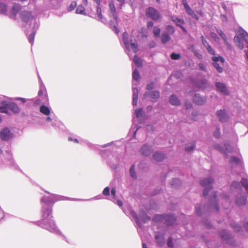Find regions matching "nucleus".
<instances>
[{
	"label": "nucleus",
	"mask_w": 248,
	"mask_h": 248,
	"mask_svg": "<svg viewBox=\"0 0 248 248\" xmlns=\"http://www.w3.org/2000/svg\"><path fill=\"white\" fill-rule=\"evenodd\" d=\"M214 182V180L212 178L203 179L201 181L200 184L201 186L205 187L203 192L204 197L207 196L208 195L209 192L213 188L212 184Z\"/></svg>",
	"instance_id": "nucleus-1"
},
{
	"label": "nucleus",
	"mask_w": 248,
	"mask_h": 248,
	"mask_svg": "<svg viewBox=\"0 0 248 248\" xmlns=\"http://www.w3.org/2000/svg\"><path fill=\"white\" fill-rule=\"evenodd\" d=\"M145 14L147 17L152 18L154 20H157L161 18V15L159 12L152 7H150L146 9Z\"/></svg>",
	"instance_id": "nucleus-2"
},
{
	"label": "nucleus",
	"mask_w": 248,
	"mask_h": 248,
	"mask_svg": "<svg viewBox=\"0 0 248 248\" xmlns=\"http://www.w3.org/2000/svg\"><path fill=\"white\" fill-rule=\"evenodd\" d=\"M51 212V210L49 209H46L43 211L42 218L40 222V224H39V226H41L44 223L48 222V221H49V219H52V216H50Z\"/></svg>",
	"instance_id": "nucleus-3"
},
{
	"label": "nucleus",
	"mask_w": 248,
	"mask_h": 248,
	"mask_svg": "<svg viewBox=\"0 0 248 248\" xmlns=\"http://www.w3.org/2000/svg\"><path fill=\"white\" fill-rule=\"evenodd\" d=\"M13 137V133L7 127H4L0 131V139L3 140H8Z\"/></svg>",
	"instance_id": "nucleus-4"
},
{
	"label": "nucleus",
	"mask_w": 248,
	"mask_h": 248,
	"mask_svg": "<svg viewBox=\"0 0 248 248\" xmlns=\"http://www.w3.org/2000/svg\"><path fill=\"white\" fill-rule=\"evenodd\" d=\"M41 227L50 232L55 231L57 229L56 225L53 219H49L48 222L44 223Z\"/></svg>",
	"instance_id": "nucleus-5"
},
{
	"label": "nucleus",
	"mask_w": 248,
	"mask_h": 248,
	"mask_svg": "<svg viewBox=\"0 0 248 248\" xmlns=\"http://www.w3.org/2000/svg\"><path fill=\"white\" fill-rule=\"evenodd\" d=\"M144 96L150 98L152 102H155L159 98L160 93L158 91L146 92L144 94Z\"/></svg>",
	"instance_id": "nucleus-6"
},
{
	"label": "nucleus",
	"mask_w": 248,
	"mask_h": 248,
	"mask_svg": "<svg viewBox=\"0 0 248 248\" xmlns=\"http://www.w3.org/2000/svg\"><path fill=\"white\" fill-rule=\"evenodd\" d=\"M108 7L110 13L112 16L113 17L115 21L117 23L118 22V16L116 11V8L113 2H110L108 4Z\"/></svg>",
	"instance_id": "nucleus-7"
},
{
	"label": "nucleus",
	"mask_w": 248,
	"mask_h": 248,
	"mask_svg": "<svg viewBox=\"0 0 248 248\" xmlns=\"http://www.w3.org/2000/svg\"><path fill=\"white\" fill-rule=\"evenodd\" d=\"M216 86L219 92L225 95L229 94V91L226 88L225 84L221 82H217Z\"/></svg>",
	"instance_id": "nucleus-8"
},
{
	"label": "nucleus",
	"mask_w": 248,
	"mask_h": 248,
	"mask_svg": "<svg viewBox=\"0 0 248 248\" xmlns=\"http://www.w3.org/2000/svg\"><path fill=\"white\" fill-rule=\"evenodd\" d=\"M171 20L174 22L175 23L176 25L177 26L180 27L184 32H187L186 30L183 26V25L185 24V21L183 19H180L177 17H171Z\"/></svg>",
	"instance_id": "nucleus-9"
},
{
	"label": "nucleus",
	"mask_w": 248,
	"mask_h": 248,
	"mask_svg": "<svg viewBox=\"0 0 248 248\" xmlns=\"http://www.w3.org/2000/svg\"><path fill=\"white\" fill-rule=\"evenodd\" d=\"M206 98L201 96L199 94H196L193 97V101L198 105H202L206 102Z\"/></svg>",
	"instance_id": "nucleus-10"
},
{
	"label": "nucleus",
	"mask_w": 248,
	"mask_h": 248,
	"mask_svg": "<svg viewBox=\"0 0 248 248\" xmlns=\"http://www.w3.org/2000/svg\"><path fill=\"white\" fill-rule=\"evenodd\" d=\"M219 120L221 122H224L228 120V117L224 109H220L217 112Z\"/></svg>",
	"instance_id": "nucleus-11"
},
{
	"label": "nucleus",
	"mask_w": 248,
	"mask_h": 248,
	"mask_svg": "<svg viewBox=\"0 0 248 248\" xmlns=\"http://www.w3.org/2000/svg\"><path fill=\"white\" fill-rule=\"evenodd\" d=\"M20 14L22 20L25 22H28L32 18L31 12L22 11Z\"/></svg>",
	"instance_id": "nucleus-12"
},
{
	"label": "nucleus",
	"mask_w": 248,
	"mask_h": 248,
	"mask_svg": "<svg viewBox=\"0 0 248 248\" xmlns=\"http://www.w3.org/2000/svg\"><path fill=\"white\" fill-rule=\"evenodd\" d=\"M164 221H165L167 225L170 226L175 222L176 218L172 215H164Z\"/></svg>",
	"instance_id": "nucleus-13"
},
{
	"label": "nucleus",
	"mask_w": 248,
	"mask_h": 248,
	"mask_svg": "<svg viewBox=\"0 0 248 248\" xmlns=\"http://www.w3.org/2000/svg\"><path fill=\"white\" fill-rule=\"evenodd\" d=\"M7 107L8 108V109L11 110L15 113H18L20 112L19 107L14 103H7Z\"/></svg>",
	"instance_id": "nucleus-14"
},
{
	"label": "nucleus",
	"mask_w": 248,
	"mask_h": 248,
	"mask_svg": "<svg viewBox=\"0 0 248 248\" xmlns=\"http://www.w3.org/2000/svg\"><path fill=\"white\" fill-rule=\"evenodd\" d=\"M152 151L151 148L146 145L143 146L140 150L141 154L146 156L150 155Z\"/></svg>",
	"instance_id": "nucleus-15"
},
{
	"label": "nucleus",
	"mask_w": 248,
	"mask_h": 248,
	"mask_svg": "<svg viewBox=\"0 0 248 248\" xmlns=\"http://www.w3.org/2000/svg\"><path fill=\"white\" fill-rule=\"evenodd\" d=\"M123 41L124 45L126 48L128 50H130V45L128 39V34L126 32H124L123 34Z\"/></svg>",
	"instance_id": "nucleus-16"
},
{
	"label": "nucleus",
	"mask_w": 248,
	"mask_h": 248,
	"mask_svg": "<svg viewBox=\"0 0 248 248\" xmlns=\"http://www.w3.org/2000/svg\"><path fill=\"white\" fill-rule=\"evenodd\" d=\"M169 101L172 105L178 106L181 103L180 100L174 94H172L170 96Z\"/></svg>",
	"instance_id": "nucleus-17"
},
{
	"label": "nucleus",
	"mask_w": 248,
	"mask_h": 248,
	"mask_svg": "<svg viewBox=\"0 0 248 248\" xmlns=\"http://www.w3.org/2000/svg\"><path fill=\"white\" fill-rule=\"evenodd\" d=\"M235 202L238 206H244L247 203V198L245 196H241L236 199Z\"/></svg>",
	"instance_id": "nucleus-18"
},
{
	"label": "nucleus",
	"mask_w": 248,
	"mask_h": 248,
	"mask_svg": "<svg viewBox=\"0 0 248 248\" xmlns=\"http://www.w3.org/2000/svg\"><path fill=\"white\" fill-rule=\"evenodd\" d=\"M166 157L164 154L156 152L153 155L154 159L158 162L162 161Z\"/></svg>",
	"instance_id": "nucleus-19"
},
{
	"label": "nucleus",
	"mask_w": 248,
	"mask_h": 248,
	"mask_svg": "<svg viewBox=\"0 0 248 248\" xmlns=\"http://www.w3.org/2000/svg\"><path fill=\"white\" fill-rule=\"evenodd\" d=\"M234 42L235 43V45L238 47L240 49H243L244 48V46L243 42L242 41L241 38L238 36H235L233 39Z\"/></svg>",
	"instance_id": "nucleus-20"
},
{
	"label": "nucleus",
	"mask_w": 248,
	"mask_h": 248,
	"mask_svg": "<svg viewBox=\"0 0 248 248\" xmlns=\"http://www.w3.org/2000/svg\"><path fill=\"white\" fill-rule=\"evenodd\" d=\"M21 6L19 4L15 3L13 6L12 15L15 18L17 13L20 10Z\"/></svg>",
	"instance_id": "nucleus-21"
},
{
	"label": "nucleus",
	"mask_w": 248,
	"mask_h": 248,
	"mask_svg": "<svg viewBox=\"0 0 248 248\" xmlns=\"http://www.w3.org/2000/svg\"><path fill=\"white\" fill-rule=\"evenodd\" d=\"M155 238L158 246L162 247L165 245V240L163 236L157 235L155 236Z\"/></svg>",
	"instance_id": "nucleus-22"
},
{
	"label": "nucleus",
	"mask_w": 248,
	"mask_h": 248,
	"mask_svg": "<svg viewBox=\"0 0 248 248\" xmlns=\"http://www.w3.org/2000/svg\"><path fill=\"white\" fill-rule=\"evenodd\" d=\"M170 39V36L167 33H163L161 36V41L163 44H166Z\"/></svg>",
	"instance_id": "nucleus-23"
},
{
	"label": "nucleus",
	"mask_w": 248,
	"mask_h": 248,
	"mask_svg": "<svg viewBox=\"0 0 248 248\" xmlns=\"http://www.w3.org/2000/svg\"><path fill=\"white\" fill-rule=\"evenodd\" d=\"M40 111L46 115H49L50 114V109H49V108L45 106V105H42L40 108Z\"/></svg>",
	"instance_id": "nucleus-24"
},
{
	"label": "nucleus",
	"mask_w": 248,
	"mask_h": 248,
	"mask_svg": "<svg viewBox=\"0 0 248 248\" xmlns=\"http://www.w3.org/2000/svg\"><path fill=\"white\" fill-rule=\"evenodd\" d=\"M188 49L191 50L199 59H202V55L198 52L197 50L193 45L191 46Z\"/></svg>",
	"instance_id": "nucleus-25"
},
{
	"label": "nucleus",
	"mask_w": 248,
	"mask_h": 248,
	"mask_svg": "<svg viewBox=\"0 0 248 248\" xmlns=\"http://www.w3.org/2000/svg\"><path fill=\"white\" fill-rule=\"evenodd\" d=\"M212 60L214 61V62H217L220 61L222 65L225 62L224 59L222 57L219 56L216 57L214 55L212 57Z\"/></svg>",
	"instance_id": "nucleus-26"
},
{
	"label": "nucleus",
	"mask_w": 248,
	"mask_h": 248,
	"mask_svg": "<svg viewBox=\"0 0 248 248\" xmlns=\"http://www.w3.org/2000/svg\"><path fill=\"white\" fill-rule=\"evenodd\" d=\"M133 61L134 63L139 67H141L142 65V60L138 57L137 56L135 55L134 57Z\"/></svg>",
	"instance_id": "nucleus-27"
},
{
	"label": "nucleus",
	"mask_w": 248,
	"mask_h": 248,
	"mask_svg": "<svg viewBox=\"0 0 248 248\" xmlns=\"http://www.w3.org/2000/svg\"><path fill=\"white\" fill-rule=\"evenodd\" d=\"M219 235L221 237L225 240H227L230 238V235L229 234L227 233L224 230L222 231L219 232Z\"/></svg>",
	"instance_id": "nucleus-28"
},
{
	"label": "nucleus",
	"mask_w": 248,
	"mask_h": 248,
	"mask_svg": "<svg viewBox=\"0 0 248 248\" xmlns=\"http://www.w3.org/2000/svg\"><path fill=\"white\" fill-rule=\"evenodd\" d=\"M132 78L134 80L138 81L140 78V75L138 69H135L132 73Z\"/></svg>",
	"instance_id": "nucleus-29"
},
{
	"label": "nucleus",
	"mask_w": 248,
	"mask_h": 248,
	"mask_svg": "<svg viewBox=\"0 0 248 248\" xmlns=\"http://www.w3.org/2000/svg\"><path fill=\"white\" fill-rule=\"evenodd\" d=\"M130 46L134 52L136 53L139 50L138 45L136 41L134 42L131 41Z\"/></svg>",
	"instance_id": "nucleus-30"
},
{
	"label": "nucleus",
	"mask_w": 248,
	"mask_h": 248,
	"mask_svg": "<svg viewBox=\"0 0 248 248\" xmlns=\"http://www.w3.org/2000/svg\"><path fill=\"white\" fill-rule=\"evenodd\" d=\"M85 8L82 5H80L78 7L76 10V13L81 15H85Z\"/></svg>",
	"instance_id": "nucleus-31"
},
{
	"label": "nucleus",
	"mask_w": 248,
	"mask_h": 248,
	"mask_svg": "<svg viewBox=\"0 0 248 248\" xmlns=\"http://www.w3.org/2000/svg\"><path fill=\"white\" fill-rule=\"evenodd\" d=\"M153 220L155 222L163 221L164 220V215H156L154 217Z\"/></svg>",
	"instance_id": "nucleus-32"
},
{
	"label": "nucleus",
	"mask_w": 248,
	"mask_h": 248,
	"mask_svg": "<svg viewBox=\"0 0 248 248\" xmlns=\"http://www.w3.org/2000/svg\"><path fill=\"white\" fill-rule=\"evenodd\" d=\"M240 159L235 156L231 157V158H230V160L229 161L230 163L235 164H238L240 163Z\"/></svg>",
	"instance_id": "nucleus-33"
},
{
	"label": "nucleus",
	"mask_w": 248,
	"mask_h": 248,
	"mask_svg": "<svg viewBox=\"0 0 248 248\" xmlns=\"http://www.w3.org/2000/svg\"><path fill=\"white\" fill-rule=\"evenodd\" d=\"M153 32L155 37H159L160 33V29L155 26L154 28Z\"/></svg>",
	"instance_id": "nucleus-34"
},
{
	"label": "nucleus",
	"mask_w": 248,
	"mask_h": 248,
	"mask_svg": "<svg viewBox=\"0 0 248 248\" xmlns=\"http://www.w3.org/2000/svg\"><path fill=\"white\" fill-rule=\"evenodd\" d=\"M96 15L100 20H102L103 18V16L102 14V10L100 5H97L96 7Z\"/></svg>",
	"instance_id": "nucleus-35"
},
{
	"label": "nucleus",
	"mask_w": 248,
	"mask_h": 248,
	"mask_svg": "<svg viewBox=\"0 0 248 248\" xmlns=\"http://www.w3.org/2000/svg\"><path fill=\"white\" fill-rule=\"evenodd\" d=\"M242 185L245 188L246 191L248 193V180L243 178L241 181Z\"/></svg>",
	"instance_id": "nucleus-36"
},
{
	"label": "nucleus",
	"mask_w": 248,
	"mask_h": 248,
	"mask_svg": "<svg viewBox=\"0 0 248 248\" xmlns=\"http://www.w3.org/2000/svg\"><path fill=\"white\" fill-rule=\"evenodd\" d=\"M213 65L219 73H222L223 71V67L221 66H219V63L217 62H214Z\"/></svg>",
	"instance_id": "nucleus-37"
},
{
	"label": "nucleus",
	"mask_w": 248,
	"mask_h": 248,
	"mask_svg": "<svg viewBox=\"0 0 248 248\" xmlns=\"http://www.w3.org/2000/svg\"><path fill=\"white\" fill-rule=\"evenodd\" d=\"M214 147L216 149H217L218 151H220V152L223 153L225 155L226 157H228V156L226 154V152H225V151L224 150L222 147H221V146H220L218 144H217V145H215Z\"/></svg>",
	"instance_id": "nucleus-38"
},
{
	"label": "nucleus",
	"mask_w": 248,
	"mask_h": 248,
	"mask_svg": "<svg viewBox=\"0 0 248 248\" xmlns=\"http://www.w3.org/2000/svg\"><path fill=\"white\" fill-rule=\"evenodd\" d=\"M129 172H130V175L132 177H133V178H136V172L135 171V166H134V165H132L131 166Z\"/></svg>",
	"instance_id": "nucleus-39"
},
{
	"label": "nucleus",
	"mask_w": 248,
	"mask_h": 248,
	"mask_svg": "<svg viewBox=\"0 0 248 248\" xmlns=\"http://www.w3.org/2000/svg\"><path fill=\"white\" fill-rule=\"evenodd\" d=\"M170 58L172 60H178L181 58V55L180 54H176L175 53H172L170 55Z\"/></svg>",
	"instance_id": "nucleus-40"
},
{
	"label": "nucleus",
	"mask_w": 248,
	"mask_h": 248,
	"mask_svg": "<svg viewBox=\"0 0 248 248\" xmlns=\"http://www.w3.org/2000/svg\"><path fill=\"white\" fill-rule=\"evenodd\" d=\"M135 113L137 118L140 117L143 114L142 109L141 108L137 109L135 110Z\"/></svg>",
	"instance_id": "nucleus-41"
},
{
	"label": "nucleus",
	"mask_w": 248,
	"mask_h": 248,
	"mask_svg": "<svg viewBox=\"0 0 248 248\" xmlns=\"http://www.w3.org/2000/svg\"><path fill=\"white\" fill-rule=\"evenodd\" d=\"M8 108L7 107V104H5L4 106L0 107V112L1 113H8Z\"/></svg>",
	"instance_id": "nucleus-42"
},
{
	"label": "nucleus",
	"mask_w": 248,
	"mask_h": 248,
	"mask_svg": "<svg viewBox=\"0 0 248 248\" xmlns=\"http://www.w3.org/2000/svg\"><path fill=\"white\" fill-rule=\"evenodd\" d=\"M195 147V143H193L191 144V145L189 146H187L186 147L185 150L186 152H190L194 149Z\"/></svg>",
	"instance_id": "nucleus-43"
},
{
	"label": "nucleus",
	"mask_w": 248,
	"mask_h": 248,
	"mask_svg": "<svg viewBox=\"0 0 248 248\" xmlns=\"http://www.w3.org/2000/svg\"><path fill=\"white\" fill-rule=\"evenodd\" d=\"M77 6V3L76 1H73L68 8V10L69 11H71L73 10Z\"/></svg>",
	"instance_id": "nucleus-44"
},
{
	"label": "nucleus",
	"mask_w": 248,
	"mask_h": 248,
	"mask_svg": "<svg viewBox=\"0 0 248 248\" xmlns=\"http://www.w3.org/2000/svg\"><path fill=\"white\" fill-rule=\"evenodd\" d=\"M167 31L170 33L173 34L175 32V29L172 26L168 25L166 27Z\"/></svg>",
	"instance_id": "nucleus-45"
},
{
	"label": "nucleus",
	"mask_w": 248,
	"mask_h": 248,
	"mask_svg": "<svg viewBox=\"0 0 248 248\" xmlns=\"http://www.w3.org/2000/svg\"><path fill=\"white\" fill-rule=\"evenodd\" d=\"M206 49L207 50V51H208V52L212 55L213 56H214L216 54V53H215V50L212 48V47H211V46L210 45V46H207V47H206Z\"/></svg>",
	"instance_id": "nucleus-46"
},
{
	"label": "nucleus",
	"mask_w": 248,
	"mask_h": 248,
	"mask_svg": "<svg viewBox=\"0 0 248 248\" xmlns=\"http://www.w3.org/2000/svg\"><path fill=\"white\" fill-rule=\"evenodd\" d=\"M35 32H32L29 36L28 37V39H29V42L31 44H33V41H34V36H35Z\"/></svg>",
	"instance_id": "nucleus-47"
},
{
	"label": "nucleus",
	"mask_w": 248,
	"mask_h": 248,
	"mask_svg": "<svg viewBox=\"0 0 248 248\" xmlns=\"http://www.w3.org/2000/svg\"><path fill=\"white\" fill-rule=\"evenodd\" d=\"M232 226L235 232H239L242 230V227L237 224H233Z\"/></svg>",
	"instance_id": "nucleus-48"
},
{
	"label": "nucleus",
	"mask_w": 248,
	"mask_h": 248,
	"mask_svg": "<svg viewBox=\"0 0 248 248\" xmlns=\"http://www.w3.org/2000/svg\"><path fill=\"white\" fill-rule=\"evenodd\" d=\"M0 8L1 13H4L7 10L6 5L3 3L0 4Z\"/></svg>",
	"instance_id": "nucleus-49"
},
{
	"label": "nucleus",
	"mask_w": 248,
	"mask_h": 248,
	"mask_svg": "<svg viewBox=\"0 0 248 248\" xmlns=\"http://www.w3.org/2000/svg\"><path fill=\"white\" fill-rule=\"evenodd\" d=\"M217 32L220 35V36L223 39V40L227 39L226 35L223 33L222 31L218 30L217 31Z\"/></svg>",
	"instance_id": "nucleus-50"
},
{
	"label": "nucleus",
	"mask_w": 248,
	"mask_h": 248,
	"mask_svg": "<svg viewBox=\"0 0 248 248\" xmlns=\"http://www.w3.org/2000/svg\"><path fill=\"white\" fill-rule=\"evenodd\" d=\"M167 246L170 248H173V243L172 242V239L171 238H169L167 243Z\"/></svg>",
	"instance_id": "nucleus-51"
},
{
	"label": "nucleus",
	"mask_w": 248,
	"mask_h": 248,
	"mask_svg": "<svg viewBox=\"0 0 248 248\" xmlns=\"http://www.w3.org/2000/svg\"><path fill=\"white\" fill-rule=\"evenodd\" d=\"M220 131L219 128L217 127L216 130L214 133V136L216 138H218L220 137Z\"/></svg>",
	"instance_id": "nucleus-52"
},
{
	"label": "nucleus",
	"mask_w": 248,
	"mask_h": 248,
	"mask_svg": "<svg viewBox=\"0 0 248 248\" xmlns=\"http://www.w3.org/2000/svg\"><path fill=\"white\" fill-rule=\"evenodd\" d=\"M103 194L105 196L109 195V188L108 187H105L103 190Z\"/></svg>",
	"instance_id": "nucleus-53"
},
{
	"label": "nucleus",
	"mask_w": 248,
	"mask_h": 248,
	"mask_svg": "<svg viewBox=\"0 0 248 248\" xmlns=\"http://www.w3.org/2000/svg\"><path fill=\"white\" fill-rule=\"evenodd\" d=\"M202 42L204 46L206 48L208 46H210L209 44L207 42V41L204 39L203 36H202Z\"/></svg>",
	"instance_id": "nucleus-54"
},
{
	"label": "nucleus",
	"mask_w": 248,
	"mask_h": 248,
	"mask_svg": "<svg viewBox=\"0 0 248 248\" xmlns=\"http://www.w3.org/2000/svg\"><path fill=\"white\" fill-rule=\"evenodd\" d=\"M154 87V83L153 82H151L147 84L146 86V89L147 90H152Z\"/></svg>",
	"instance_id": "nucleus-55"
},
{
	"label": "nucleus",
	"mask_w": 248,
	"mask_h": 248,
	"mask_svg": "<svg viewBox=\"0 0 248 248\" xmlns=\"http://www.w3.org/2000/svg\"><path fill=\"white\" fill-rule=\"evenodd\" d=\"M196 212L198 216H201L202 215L201 208L200 206L196 207Z\"/></svg>",
	"instance_id": "nucleus-56"
},
{
	"label": "nucleus",
	"mask_w": 248,
	"mask_h": 248,
	"mask_svg": "<svg viewBox=\"0 0 248 248\" xmlns=\"http://www.w3.org/2000/svg\"><path fill=\"white\" fill-rule=\"evenodd\" d=\"M225 44L227 46L228 48L230 50L232 49V46L231 44L229 43V42L227 40V38L223 40Z\"/></svg>",
	"instance_id": "nucleus-57"
},
{
	"label": "nucleus",
	"mask_w": 248,
	"mask_h": 248,
	"mask_svg": "<svg viewBox=\"0 0 248 248\" xmlns=\"http://www.w3.org/2000/svg\"><path fill=\"white\" fill-rule=\"evenodd\" d=\"M199 65L201 70H202L204 71H206V66L203 63H202V62L200 63Z\"/></svg>",
	"instance_id": "nucleus-58"
},
{
	"label": "nucleus",
	"mask_w": 248,
	"mask_h": 248,
	"mask_svg": "<svg viewBox=\"0 0 248 248\" xmlns=\"http://www.w3.org/2000/svg\"><path fill=\"white\" fill-rule=\"evenodd\" d=\"M225 148H226V150L227 151H228L229 152L231 153V152H232V147L231 146H230L229 144H225Z\"/></svg>",
	"instance_id": "nucleus-59"
},
{
	"label": "nucleus",
	"mask_w": 248,
	"mask_h": 248,
	"mask_svg": "<svg viewBox=\"0 0 248 248\" xmlns=\"http://www.w3.org/2000/svg\"><path fill=\"white\" fill-rule=\"evenodd\" d=\"M142 221L144 222H146L150 220V217L146 215H145L142 218H141Z\"/></svg>",
	"instance_id": "nucleus-60"
},
{
	"label": "nucleus",
	"mask_w": 248,
	"mask_h": 248,
	"mask_svg": "<svg viewBox=\"0 0 248 248\" xmlns=\"http://www.w3.org/2000/svg\"><path fill=\"white\" fill-rule=\"evenodd\" d=\"M4 217V213L3 210L0 208V220L3 219Z\"/></svg>",
	"instance_id": "nucleus-61"
},
{
	"label": "nucleus",
	"mask_w": 248,
	"mask_h": 248,
	"mask_svg": "<svg viewBox=\"0 0 248 248\" xmlns=\"http://www.w3.org/2000/svg\"><path fill=\"white\" fill-rule=\"evenodd\" d=\"M118 2H120V8L122 9V6L124 5L125 0H116Z\"/></svg>",
	"instance_id": "nucleus-62"
},
{
	"label": "nucleus",
	"mask_w": 248,
	"mask_h": 248,
	"mask_svg": "<svg viewBox=\"0 0 248 248\" xmlns=\"http://www.w3.org/2000/svg\"><path fill=\"white\" fill-rule=\"evenodd\" d=\"M45 91L42 90V89H40L38 91V96L41 97L43 95L44 93V92H45Z\"/></svg>",
	"instance_id": "nucleus-63"
},
{
	"label": "nucleus",
	"mask_w": 248,
	"mask_h": 248,
	"mask_svg": "<svg viewBox=\"0 0 248 248\" xmlns=\"http://www.w3.org/2000/svg\"><path fill=\"white\" fill-rule=\"evenodd\" d=\"M190 16L193 18L197 20H198L199 19V17L197 16V15L194 12H193V14H191V15Z\"/></svg>",
	"instance_id": "nucleus-64"
}]
</instances>
